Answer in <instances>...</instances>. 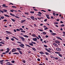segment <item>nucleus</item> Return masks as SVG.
<instances>
[{"mask_svg": "<svg viewBox=\"0 0 65 65\" xmlns=\"http://www.w3.org/2000/svg\"><path fill=\"white\" fill-rule=\"evenodd\" d=\"M25 45H26V46H28V47H31V46H30L29 45L27 44H25Z\"/></svg>", "mask_w": 65, "mask_h": 65, "instance_id": "cd10ccee", "label": "nucleus"}, {"mask_svg": "<svg viewBox=\"0 0 65 65\" xmlns=\"http://www.w3.org/2000/svg\"><path fill=\"white\" fill-rule=\"evenodd\" d=\"M23 36L25 37H26V38H28L29 37V36H28L26 35H23Z\"/></svg>", "mask_w": 65, "mask_h": 65, "instance_id": "0eeeda50", "label": "nucleus"}, {"mask_svg": "<svg viewBox=\"0 0 65 65\" xmlns=\"http://www.w3.org/2000/svg\"><path fill=\"white\" fill-rule=\"evenodd\" d=\"M21 32H22V33H25V31L24 30H22L21 31Z\"/></svg>", "mask_w": 65, "mask_h": 65, "instance_id": "72a5a7b5", "label": "nucleus"}, {"mask_svg": "<svg viewBox=\"0 0 65 65\" xmlns=\"http://www.w3.org/2000/svg\"><path fill=\"white\" fill-rule=\"evenodd\" d=\"M22 61L23 63H26V61L24 59L22 60Z\"/></svg>", "mask_w": 65, "mask_h": 65, "instance_id": "5701e85b", "label": "nucleus"}, {"mask_svg": "<svg viewBox=\"0 0 65 65\" xmlns=\"http://www.w3.org/2000/svg\"><path fill=\"white\" fill-rule=\"evenodd\" d=\"M11 40L12 41H14V39L13 38H11Z\"/></svg>", "mask_w": 65, "mask_h": 65, "instance_id": "864d4df0", "label": "nucleus"}, {"mask_svg": "<svg viewBox=\"0 0 65 65\" xmlns=\"http://www.w3.org/2000/svg\"><path fill=\"white\" fill-rule=\"evenodd\" d=\"M11 20L13 22H15V20H14L13 19H11Z\"/></svg>", "mask_w": 65, "mask_h": 65, "instance_id": "393cba45", "label": "nucleus"}, {"mask_svg": "<svg viewBox=\"0 0 65 65\" xmlns=\"http://www.w3.org/2000/svg\"><path fill=\"white\" fill-rule=\"evenodd\" d=\"M37 60H38V61H40V59L39 58H38Z\"/></svg>", "mask_w": 65, "mask_h": 65, "instance_id": "4d7b16f0", "label": "nucleus"}, {"mask_svg": "<svg viewBox=\"0 0 65 65\" xmlns=\"http://www.w3.org/2000/svg\"><path fill=\"white\" fill-rule=\"evenodd\" d=\"M13 54H15L16 55H19V53H17V52H15L14 53H13Z\"/></svg>", "mask_w": 65, "mask_h": 65, "instance_id": "aec40b11", "label": "nucleus"}, {"mask_svg": "<svg viewBox=\"0 0 65 65\" xmlns=\"http://www.w3.org/2000/svg\"><path fill=\"white\" fill-rule=\"evenodd\" d=\"M10 11H11V12H13V11H14V10H10Z\"/></svg>", "mask_w": 65, "mask_h": 65, "instance_id": "e433bc0d", "label": "nucleus"}, {"mask_svg": "<svg viewBox=\"0 0 65 65\" xmlns=\"http://www.w3.org/2000/svg\"><path fill=\"white\" fill-rule=\"evenodd\" d=\"M62 33H63V34L64 35H65V32L63 31Z\"/></svg>", "mask_w": 65, "mask_h": 65, "instance_id": "774afa93", "label": "nucleus"}, {"mask_svg": "<svg viewBox=\"0 0 65 65\" xmlns=\"http://www.w3.org/2000/svg\"><path fill=\"white\" fill-rule=\"evenodd\" d=\"M53 45H54V46H56V47H58V45H57L56 43H53Z\"/></svg>", "mask_w": 65, "mask_h": 65, "instance_id": "7ed1b4c3", "label": "nucleus"}, {"mask_svg": "<svg viewBox=\"0 0 65 65\" xmlns=\"http://www.w3.org/2000/svg\"><path fill=\"white\" fill-rule=\"evenodd\" d=\"M7 20L6 19L4 20H3V22H6Z\"/></svg>", "mask_w": 65, "mask_h": 65, "instance_id": "4c0bfd02", "label": "nucleus"}, {"mask_svg": "<svg viewBox=\"0 0 65 65\" xmlns=\"http://www.w3.org/2000/svg\"><path fill=\"white\" fill-rule=\"evenodd\" d=\"M1 18L2 19H3L4 18V17L3 16H2L1 17Z\"/></svg>", "mask_w": 65, "mask_h": 65, "instance_id": "8fccbe9b", "label": "nucleus"}, {"mask_svg": "<svg viewBox=\"0 0 65 65\" xmlns=\"http://www.w3.org/2000/svg\"><path fill=\"white\" fill-rule=\"evenodd\" d=\"M19 37L21 39H22L23 38V37Z\"/></svg>", "mask_w": 65, "mask_h": 65, "instance_id": "680f3d73", "label": "nucleus"}, {"mask_svg": "<svg viewBox=\"0 0 65 65\" xmlns=\"http://www.w3.org/2000/svg\"><path fill=\"white\" fill-rule=\"evenodd\" d=\"M54 25H55V24H59V23L58 22H54Z\"/></svg>", "mask_w": 65, "mask_h": 65, "instance_id": "c756f323", "label": "nucleus"}, {"mask_svg": "<svg viewBox=\"0 0 65 65\" xmlns=\"http://www.w3.org/2000/svg\"><path fill=\"white\" fill-rule=\"evenodd\" d=\"M53 15H54V16H55L56 15V14L55 13H53Z\"/></svg>", "mask_w": 65, "mask_h": 65, "instance_id": "0e129e2a", "label": "nucleus"}, {"mask_svg": "<svg viewBox=\"0 0 65 65\" xmlns=\"http://www.w3.org/2000/svg\"><path fill=\"white\" fill-rule=\"evenodd\" d=\"M0 12H2V13H4V11H2L1 10H0Z\"/></svg>", "mask_w": 65, "mask_h": 65, "instance_id": "c03bdc74", "label": "nucleus"}, {"mask_svg": "<svg viewBox=\"0 0 65 65\" xmlns=\"http://www.w3.org/2000/svg\"><path fill=\"white\" fill-rule=\"evenodd\" d=\"M16 51V49H15V48L13 49L12 50L11 52L12 53H13V52H15Z\"/></svg>", "mask_w": 65, "mask_h": 65, "instance_id": "20e7f679", "label": "nucleus"}, {"mask_svg": "<svg viewBox=\"0 0 65 65\" xmlns=\"http://www.w3.org/2000/svg\"><path fill=\"white\" fill-rule=\"evenodd\" d=\"M32 40L34 41H37V38H34L32 39Z\"/></svg>", "mask_w": 65, "mask_h": 65, "instance_id": "39448f33", "label": "nucleus"}, {"mask_svg": "<svg viewBox=\"0 0 65 65\" xmlns=\"http://www.w3.org/2000/svg\"><path fill=\"white\" fill-rule=\"evenodd\" d=\"M6 32L7 33H9V34H10V32H9V31H6Z\"/></svg>", "mask_w": 65, "mask_h": 65, "instance_id": "de8ad7c7", "label": "nucleus"}, {"mask_svg": "<svg viewBox=\"0 0 65 65\" xmlns=\"http://www.w3.org/2000/svg\"><path fill=\"white\" fill-rule=\"evenodd\" d=\"M10 14L11 15H12V16H13V17H15V15H14V14H12V13H10Z\"/></svg>", "mask_w": 65, "mask_h": 65, "instance_id": "ddd939ff", "label": "nucleus"}, {"mask_svg": "<svg viewBox=\"0 0 65 65\" xmlns=\"http://www.w3.org/2000/svg\"><path fill=\"white\" fill-rule=\"evenodd\" d=\"M53 58H55V60H57V59H59V58L57 57H53Z\"/></svg>", "mask_w": 65, "mask_h": 65, "instance_id": "c85d7f7f", "label": "nucleus"}, {"mask_svg": "<svg viewBox=\"0 0 65 65\" xmlns=\"http://www.w3.org/2000/svg\"><path fill=\"white\" fill-rule=\"evenodd\" d=\"M7 50L5 52V53H8V52L10 51V49H9V48H7Z\"/></svg>", "mask_w": 65, "mask_h": 65, "instance_id": "f03ea898", "label": "nucleus"}, {"mask_svg": "<svg viewBox=\"0 0 65 65\" xmlns=\"http://www.w3.org/2000/svg\"><path fill=\"white\" fill-rule=\"evenodd\" d=\"M3 49L0 50V52H3Z\"/></svg>", "mask_w": 65, "mask_h": 65, "instance_id": "e2e57ef3", "label": "nucleus"}, {"mask_svg": "<svg viewBox=\"0 0 65 65\" xmlns=\"http://www.w3.org/2000/svg\"><path fill=\"white\" fill-rule=\"evenodd\" d=\"M52 35H56V34H55L54 33H52Z\"/></svg>", "mask_w": 65, "mask_h": 65, "instance_id": "13d9d810", "label": "nucleus"}, {"mask_svg": "<svg viewBox=\"0 0 65 65\" xmlns=\"http://www.w3.org/2000/svg\"><path fill=\"white\" fill-rule=\"evenodd\" d=\"M22 39V41H25V39L24 38H23Z\"/></svg>", "mask_w": 65, "mask_h": 65, "instance_id": "a19ab883", "label": "nucleus"}, {"mask_svg": "<svg viewBox=\"0 0 65 65\" xmlns=\"http://www.w3.org/2000/svg\"><path fill=\"white\" fill-rule=\"evenodd\" d=\"M46 17L48 19H50V18L49 17V15H46Z\"/></svg>", "mask_w": 65, "mask_h": 65, "instance_id": "9b49d317", "label": "nucleus"}, {"mask_svg": "<svg viewBox=\"0 0 65 65\" xmlns=\"http://www.w3.org/2000/svg\"><path fill=\"white\" fill-rule=\"evenodd\" d=\"M18 52H19V53H20V54H21V55H22V54H23V53H22V51L20 50H19V51H18Z\"/></svg>", "mask_w": 65, "mask_h": 65, "instance_id": "dca6fc26", "label": "nucleus"}, {"mask_svg": "<svg viewBox=\"0 0 65 65\" xmlns=\"http://www.w3.org/2000/svg\"><path fill=\"white\" fill-rule=\"evenodd\" d=\"M32 36L33 37H35L36 36V35L35 34H32Z\"/></svg>", "mask_w": 65, "mask_h": 65, "instance_id": "473e14b6", "label": "nucleus"}, {"mask_svg": "<svg viewBox=\"0 0 65 65\" xmlns=\"http://www.w3.org/2000/svg\"><path fill=\"white\" fill-rule=\"evenodd\" d=\"M6 39L8 40V39H9V38L8 37H6Z\"/></svg>", "mask_w": 65, "mask_h": 65, "instance_id": "bf43d9fd", "label": "nucleus"}, {"mask_svg": "<svg viewBox=\"0 0 65 65\" xmlns=\"http://www.w3.org/2000/svg\"><path fill=\"white\" fill-rule=\"evenodd\" d=\"M38 30H39V31H41V32H43V30L41 29H38Z\"/></svg>", "mask_w": 65, "mask_h": 65, "instance_id": "c9c22d12", "label": "nucleus"}, {"mask_svg": "<svg viewBox=\"0 0 65 65\" xmlns=\"http://www.w3.org/2000/svg\"><path fill=\"white\" fill-rule=\"evenodd\" d=\"M3 10L5 12H7V10H5V9H3Z\"/></svg>", "mask_w": 65, "mask_h": 65, "instance_id": "bb28decb", "label": "nucleus"}, {"mask_svg": "<svg viewBox=\"0 0 65 65\" xmlns=\"http://www.w3.org/2000/svg\"><path fill=\"white\" fill-rule=\"evenodd\" d=\"M58 55L59 57H62V54H58Z\"/></svg>", "mask_w": 65, "mask_h": 65, "instance_id": "a878e982", "label": "nucleus"}, {"mask_svg": "<svg viewBox=\"0 0 65 65\" xmlns=\"http://www.w3.org/2000/svg\"><path fill=\"white\" fill-rule=\"evenodd\" d=\"M44 45L45 47H47V45Z\"/></svg>", "mask_w": 65, "mask_h": 65, "instance_id": "09e8293b", "label": "nucleus"}, {"mask_svg": "<svg viewBox=\"0 0 65 65\" xmlns=\"http://www.w3.org/2000/svg\"><path fill=\"white\" fill-rule=\"evenodd\" d=\"M11 4H12V5H13V4L12 3H10V4H9V5H11Z\"/></svg>", "mask_w": 65, "mask_h": 65, "instance_id": "338daca9", "label": "nucleus"}, {"mask_svg": "<svg viewBox=\"0 0 65 65\" xmlns=\"http://www.w3.org/2000/svg\"><path fill=\"white\" fill-rule=\"evenodd\" d=\"M4 15L5 17H9V16L8 15L5 14H4Z\"/></svg>", "mask_w": 65, "mask_h": 65, "instance_id": "f704fd0d", "label": "nucleus"}, {"mask_svg": "<svg viewBox=\"0 0 65 65\" xmlns=\"http://www.w3.org/2000/svg\"><path fill=\"white\" fill-rule=\"evenodd\" d=\"M10 64V63L9 62H7L6 63V65H9Z\"/></svg>", "mask_w": 65, "mask_h": 65, "instance_id": "2f4dec72", "label": "nucleus"}, {"mask_svg": "<svg viewBox=\"0 0 65 65\" xmlns=\"http://www.w3.org/2000/svg\"><path fill=\"white\" fill-rule=\"evenodd\" d=\"M56 54H60V52H55Z\"/></svg>", "mask_w": 65, "mask_h": 65, "instance_id": "4be33fe9", "label": "nucleus"}, {"mask_svg": "<svg viewBox=\"0 0 65 65\" xmlns=\"http://www.w3.org/2000/svg\"><path fill=\"white\" fill-rule=\"evenodd\" d=\"M40 54H44V53L42 52H40Z\"/></svg>", "mask_w": 65, "mask_h": 65, "instance_id": "7c9ffc66", "label": "nucleus"}, {"mask_svg": "<svg viewBox=\"0 0 65 65\" xmlns=\"http://www.w3.org/2000/svg\"><path fill=\"white\" fill-rule=\"evenodd\" d=\"M41 11H43V12H46V11H45V10H41Z\"/></svg>", "mask_w": 65, "mask_h": 65, "instance_id": "a18cd8bd", "label": "nucleus"}, {"mask_svg": "<svg viewBox=\"0 0 65 65\" xmlns=\"http://www.w3.org/2000/svg\"><path fill=\"white\" fill-rule=\"evenodd\" d=\"M49 31L51 32V33H53L52 30L51 29L49 30Z\"/></svg>", "mask_w": 65, "mask_h": 65, "instance_id": "603ef678", "label": "nucleus"}, {"mask_svg": "<svg viewBox=\"0 0 65 65\" xmlns=\"http://www.w3.org/2000/svg\"><path fill=\"white\" fill-rule=\"evenodd\" d=\"M58 39H59L60 40H62V39L60 37H56Z\"/></svg>", "mask_w": 65, "mask_h": 65, "instance_id": "6e6552de", "label": "nucleus"}, {"mask_svg": "<svg viewBox=\"0 0 65 65\" xmlns=\"http://www.w3.org/2000/svg\"><path fill=\"white\" fill-rule=\"evenodd\" d=\"M55 42L56 43H60V42L58 41H56Z\"/></svg>", "mask_w": 65, "mask_h": 65, "instance_id": "f8f14e48", "label": "nucleus"}, {"mask_svg": "<svg viewBox=\"0 0 65 65\" xmlns=\"http://www.w3.org/2000/svg\"><path fill=\"white\" fill-rule=\"evenodd\" d=\"M2 6L3 7H8V6H6L5 4H3Z\"/></svg>", "mask_w": 65, "mask_h": 65, "instance_id": "423d86ee", "label": "nucleus"}, {"mask_svg": "<svg viewBox=\"0 0 65 65\" xmlns=\"http://www.w3.org/2000/svg\"><path fill=\"white\" fill-rule=\"evenodd\" d=\"M24 13L25 14H27V15H28V14H29V13H28L27 12H25Z\"/></svg>", "mask_w": 65, "mask_h": 65, "instance_id": "37998d69", "label": "nucleus"}, {"mask_svg": "<svg viewBox=\"0 0 65 65\" xmlns=\"http://www.w3.org/2000/svg\"><path fill=\"white\" fill-rule=\"evenodd\" d=\"M25 21H26V20H22L21 22V23L22 24H23V22H25Z\"/></svg>", "mask_w": 65, "mask_h": 65, "instance_id": "1a4fd4ad", "label": "nucleus"}, {"mask_svg": "<svg viewBox=\"0 0 65 65\" xmlns=\"http://www.w3.org/2000/svg\"><path fill=\"white\" fill-rule=\"evenodd\" d=\"M32 50L36 52V49L35 48L33 47L32 48Z\"/></svg>", "mask_w": 65, "mask_h": 65, "instance_id": "4468645a", "label": "nucleus"}, {"mask_svg": "<svg viewBox=\"0 0 65 65\" xmlns=\"http://www.w3.org/2000/svg\"><path fill=\"white\" fill-rule=\"evenodd\" d=\"M31 42L32 44H36V43L35 42H34L33 41H31Z\"/></svg>", "mask_w": 65, "mask_h": 65, "instance_id": "412c9836", "label": "nucleus"}, {"mask_svg": "<svg viewBox=\"0 0 65 65\" xmlns=\"http://www.w3.org/2000/svg\"><path fill=\"white\" fill-rule=\"evenodd\" d=\"M21 45L22 46V47H22V48H24V46H25V45H24L22 44H21Z\"/></svg>", "mask_w": 65, "mask_h": 65, "instance_id": "f3484780", "label": "nucleus"}, {"mask_svg": "<svg viewBox=\"0 0 65 65\" xmlns=\"http://www.w3.org/2000/svg\"><path fill=\"white\" fill-rule=\"evenodd\" d=\"M17 50H18L19 51H20L21 50V48H16Z\"/></svg>", "mask_w": 65, "mask_h": 65, "instance_id": "6ab92c4d", "label": "nucleus"}, {"mask_svg": "<svg viewBox=\"0 0 65 65\" xmlns=\"http://www.w3.org/2000/svg\"><path fill=\"white\" fill-rule=\"evenodd\" d=\"M14 61H11V63H14Z\"/></svg>", "mask_w": 65, "mask_h": 65, "instance_id": "6e6d98bb", "label": "nucleus"}, {"mask_svg": "<svg viewBox=\"0 0 65 65\" xmlns=\"http://www.w3.org/2000/svg\"><path fill=\"white\" fill-rule=\"evenodd\" d=\"M41 34L42 35H45L46 34V33L45 32H43L42 33H41Z\"/></svg>", "mask_w": 65, "mask_h": 65, "instance_id": "9d476101", "label": "nucleus"}, {"mask_svg": "<svg viewBox=\"0 0 65 65\" xmlns=\"http://www.w3.org/2000/svg\"><path fill=\"white\" fill-rule=\"evenodd\" d=\"M64 26V25L62 24L60 25V27H63Z\"/></svg>", "mask_w": 65, "mask_h": 65, "instance_id": "ea45409f", "label": "nucleus"}, {"mask_svg": "<svg viewBox=\"0 0 65 65\" xmlns=\"http://www.w3.org/2000/svg\"><path fill=\"white\" fill-rule=\"evenodd\" d=\"M30 18H31V19L33 20H34V17L33 16H31L30 17Z\"/></svg>", "mask_w": 65, "mask_h": 65, "instance_id": "2eb2a0df", "label": "nucleus"}, {"mask_svg": "<svg viewBox=\"0 0 65 65\" xmlns=\"http://www.w3.org/2000/svg\"><path fill=\"white\" fill-rule=\"evenodd\" d=\"M29 45H31V46H34V45H33V44H32V43H29Z\"/></svg>", "mask_w": 65, "mask_h": 65, "instance_id": "b1692460", "label": "nucleus"}, {"mask_svg": "<svg viewBox=\"0 0 65 65\" xmlns=\"http://www.w3.org/2000/svg\"><path fill=\"white\" fill-rule=\"evenodd\" d=\"M38 13H39V14H42V13H41L40 12H38Z\"/></svg>", "mask_w": 65, "mask_h": 65, "instance_id": "5fc2aeb1", "label": "nucleus"}, {"mask_svg": "<svg viewBox=\"0 0 65 65\" xmlns=\"http://www.w3.org/2000/svg\"><path fill=\"white\" fill-rule=\"evenodd\" d=\"M38 37L39 38H40V39H41V37L39 35H38Z\"/></svg>", "mask_w": 65, "mask_h": 65, "instance_id": "79ce46f5", "label": "nucleus"}, {"mask_svg": "<svg viewBox=\"0 0 65 65\" xmlns=\"http://www.w3.org/2000/svg\"><path fill=\"white\" fill-rule=\"evenodd\" d=\"M45 53L46 55H50V54H49L48 52H45Z\"/></svg>", "mask_w": 65, "mask_h": 65, "instance_id": "a211bd4d", "label": "nucleus"}, {"mask_svg": "<svg viewBox=\"0 0 65 65\" xmlns=\"http://www.w3.org/2000/svg\"><path fill=\"white\" fill-rule=\"evenodd\" d=\"M47 51L48 52H51V51H50L48 49L47 50Z\"/></svg>", "mask_w": 65, "mask_h": 65, "instance_id": "052dcab7", "label": "nucleus"}, {"mask_svg": "<svg viewBox=\"0 0 65 65\" xmlns=\"http://www.w3.org/2000/svg\"><path fill=\"white\" fill-rule=\"evenodd\" d=\"M27 19V20H31V19L30 18H26Z\"/></svg>", "mask_w": 65, "mask_h": 65, "instance_id": "3c124183", "label": "nucleus"}, {"mask_svg": "<svg viewBox=\"0 0 65 65\" xmlns=\"http://www.w3.org/2000/svg\"><path fill=\"white\" fill-rule=\"evenodd\" d=\"M56 50L57 52H60L61 51V49L58 47L56 48Z\"/></svg>", "mask_w": 65, "mask_h": 65, "instance_id": "f257e3e1", "label": "nucleus"}, {"mask_svg": "<svg viewBox=\"0 0 65 65\" xmlns=\"http://www.w3.org/2000/svg\"><path fill=\"white\" fill-rule=\"evenodd\" d=\"M30 12V13H34V11H31Z\"/></svg>", "mask_w": 65, "mask_h": 65, "instance_id": "69168bd1", "label": "nucleus"}, {"mask_svg": "<svg viewBox=\"0 0 65 65\" xmlns=\"http://www.w3.org/2000/svg\"><path fill=\"white\" fill-rule=\"evenodd\" d=\"M47 29H48V28H47L46 27L44 28V30H47Z\"/></svg>", "mask_w": 65, "mask_h": 65, "instance_id": "58836bf2", "label": "nucleus"}, {"mask_svg": "<svg viewBox=\"0 0 65 65\" xmlns=\"http://www.w3.org/2000/svg\"><path fill=\"white\" fill-rule=\"evenodd\" d=\"M14 17H15V18H19V17L17 16H15Z\"/></svg>", "mask_w": 65, "mask_h": 65, "instance_id": "49530a36", "label": "nucleus"}]
</instances>
